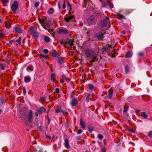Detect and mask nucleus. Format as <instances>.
<instances>
[{"instance_id": "obj_29", "label": "nucleus", "mask_w": 152, "mask_h": 152, "mask_svg": "<svg viewBox=\"0 0 152 152\" xmlns=\"http://www.w3.org/2000/svg\"><path fill=\"white\" fill-rule=\"evenodd\" d=\"M141 116L144 118H147L148 117V115L145 112H142L141 113Z\"/></svg>"}, {"instance_id": "obj_10", "label": "nucleus", "mask_w": 152, "mask_h": 152, "mask_svg": "<svg viewBox=\"0 0 152 152\" xmlns=\"http://www.w3.org/2000/svg\"><path fill=\"white\" fill-rule=\"evenodd\" d=\"M37 144H33L32 146H31V151L32 152L34 151L35 152H37Z\"/></svg>"}, {"instance_id": "obj_12", "label": "nucleus", "mask_w": 152, "mask_h": 152, "mask_svg": "<svg viewBox=\"0 0 152 152\" xmlns=\"http://www.w3.org/2000/svg\"><path fill=\"white\" fill-rule=\"evenodd\" d=\"M65 141V146L67 149H69L70 147L69 143L68 140L67 138H66L64 140Z\"/></svg>"}, {"instance_id": "obj_14", "label": "nucleus", "mask_w": 152, "mask_h": 152, "mask_svg": "<svg viewBox=\"0 0 152 152\" xmlns=\"http://www.w3.org/2000/svg\"><path fill=\"white\" fill-rule=\"evenodd\" d=\"M46 109L43 107H41L39 108L38 113L39 114H42L43 112L45 113V112Z\"/></svg>"}, {"instance_id": "obj_31", "label": "nucleus", "mask_w": 152, "mask_h": 152, "mask_svg": "<svg viewBox=\"0 0 152 152\" xmlns=\"http://www.w3.org/2000/svg\"><path fill=\"white\" fill-rule=\"evenodd\" d=\"M44 39L45 42H48L50 41V38L48 37L47 36H45L44 37Z\"/></svg>"}, {"instance_id": "obj_48", "label": "nucleus", "mask_w": 152, "mask_h": 152, "mask_svg": "<svg viewBox=\"0 0 152 152\" xmlns=\"http://www.w3.org/2000/svg\"><path fill=\"white\" fill-rule=\"evenodd\" d=\"M61 112L63 113L64 115H67V113L65 111V110H61Z\"/></svg>"}, {"instance_id": "obj_52", "label": "nucleus", "mask_w": 152, "mask_h": 152, "mask_svg": "<svg viewBox=\"0 0 152 152\" xmlns=\"http://www.w3.org/2000/svg\"><path fill=\"white\" fill-rule=\"evenodd\" d=\"M74 94H75L74 93V92L72 91L71 92V94H70V98H74Z\"/></svg>"}, {"instance_id": "obj_63", "label": "nucleus", "mask_w": 152, "mask_h": 152, "mask_svg": "<svg viewBox=\"0 0 152 152\" xmlns=\"http://www.w3.org/2000/svg\"><path fill=\"white\" fill-rule=\"evenodd\" d=\"M56 92L57 94H58L59 92V89L58 88H56L55 89Z\"/></svg>"}, {"instance_id": "obj_50", "label": "nucleus", "mask_w": 152, "mask_h": 152, "mask_svg": "<svg viewBox=\"0 0 152 152\" xmlns=\"http://www.w3.org/2000/svg\"><path fill=\"white\" fill-rule=\"evenodd\" d=\"M128 130L131 132L134 133L135 132V131L133 130V129L128 128Z\"/></svg>"}, {"instance_id": "obj_13", "label": "nucleus", "mask_w": 152, "mask_h": 152, "mask_svg": "<svg viewBox=\"0 0 152 152\" xmlns=\"http://www.w3.org/2000/svg\"><path fill=\"white\" fill-rule=\"evenodd\" d=\"M108 50L109 49L108 48V47H107L106 46L103 47L101 50L102 54H104L106 52H108Z\"/></svg>"}, {"instance_id": "obj_6", "label": "nucleus", "mask_w": 152, "mask_h": 152, "mask_svg": "<svg viewBox=\"0 0 152 152\" xmlns=\"http://www.w3.org/2000/svg\"><path fill=\"white\" fill-rule=\"evenodd\" d=\"M104 34L102 33L100 31L95 34V37L97 38L99 40L103 41L104 37Z\"/></svg>"}, {"instance_id": "obj_17", "label": "nucleus", "mask_w": 152, "mask_h": 152, "mask_svg": "<svg viewBox=\"0 0 152 152\" xmlns=\"http://www.w3.org/2000/svg\"><path fill=\"white\" fill-rule=\"evenodd\" d=\"M13 29L15 30V31L21 34L22 33V30L20 28L18 27H15L13 28Z\"/></svg>"}, {"instance_id": "obj_54", "label": "nucleus", "mask_w": 152, "mask_h": 152, "mask_svg": "<svg viewBox=\"0 0 152 152\" xmlns=\"http://www.w3.org/2000/svg\"><path fill=\"white\" fill-rule=\"evenodd\" d=\"M61 109H58L57 110H55V112L56 113H59V112H61Z\"/></svg>"}, {"instance_id": "obj_60", "label": "nucleus", "mask_w": 152, "mask_h": 152, "mask_svg": "<svg viewBox=\"0 0 152 152\" xmlns=\"http://www.w3.org/2000/svg\"><path fill=\"white\" fill-rule=\"evenodd\" d=\"M101 152H105V149L104 147L101 148Z\"/></svg>"}, {"instance_id": "obj_37", "label": "nucleus", "mask_w": 152, "mask_h": 152, "mask_svg": "<svg viewBox=\"0 0 152 152\" xmlns=\"http://www.w3.org/2000/svg\"><path fill=\"white\" fill-rule=\"evenodd\" d=\"M62 2L63 4L62 6V7L63 9H64L66 7V0H63Z\"/></svg>"}, {"instance_id": "obj_4", "label": "nucleus", "mask_w": 152, "mask_h": 152, "mask_svg": "<svg viewBox=\"0 0 152 152\" xmlns=\"http://www.w3.org/2000/svg\"><path fill=\"white\" fill-rule=\"evenodd\" d=\"M108 23L110 26L109 18L107 17L106 19L101 21L100 23L101 27V28L107 26Z\"/></svg>"}, {"instance_id": "obj_57", "label": "nucleus", "mask_w": 152, "mask_h": 152, "mask_svg": "<svg viewBox=\"0 0 152 152\" xmlns=\"http://www.w3.org/2000/svg\"><path fill=\"white\" fill-rule=\"evenodd\" d=\"M43 52L45 54H47L48 52V50L47 49H45L43 50Z\"/></svg>"}, {"instance_id": "obj_61", "label": "nucleus", "mask_w": 152, "mask_h": 152, "mask_svg": "<svg viewBox=\"0 0 152 152\" xmlns=\"http://www.w3.org/2000/svg\"><path fill=\"white\" fill-rule=\"evenodd\" d=\"M48 31L50 33H51L53 31V29H47Z\"/></svg>"}, {"instance_id": "obj_55", "label": "nucleus", "mask_w": 152, "mask_h": 152, "mask_svg": "<svg viewBox=\"0 0 152 152\" xmlns=\"http://www.w3.org/2000/svg\"><path fill=\"white\" fill-rule=\"evenodd\" d=\"M2 3L4 4H6L9 2V0H1Z\"/></svg>"}, {"instance_id": "obj_46", "label": "nucleus", "mask_w": 152, "mask_h": 152, "mask_svg": "<svg viewBox=\"0 0 152 152\" xmlns=\"http://www.w3.org/2000/svg\"><path fill=\"white\" fill-rule=\"evenodd\" d=\"M88 88L92 90L94 89V86L91 84H89L88 85Z\"/></svg>"}, {"instance_id": "obj_62", "label": "nucleus", "mask_w": 152, "mask_h": 152, "mask_svg": "<svg viewBox=\"0 0 152 152\" xmlns=\"http://www.w3.org/2000/svg\"><path fill=\"white\" fill-rule=\"evenodd\" d=\"M46 137L49 140H50L51 138V137L48 135H46Z\"/></svg>"}, {"instance_id": "obj_7", "label": "nucleus", "mask_w": 152, "mask_h": 152, "mask_svg": "<svg viewBox=\"0 0 152 152\" xmlns=\"http://www.w3.org/2000/svg\"><path fill=\"white\" fill-rule=\"evenodd\" d=\"M11 9L13 12H15L18 8V4L17 2L15 1L13 3L12 5Z\"/></svg>"}, {"instance_id": "obj_26", "label": "nucleus", "mask_w": 152, "mask_h": 152, "mask_svg": "<svg viewBox=\"0 0 152 152\" xmlns=\"http://www.w3.org/2000/svg\"><path fill=\"white\" fill-rule=\"evenodd\" d=\"M145 53L142 52L139 53L137 54L139 58H142L144 56Z\"/></svg>"}, {"instance_id": "obj_41", "label": "nucleus", "mask_w": 152, "mask_h": 152, "mask_svg": "<svg viewBox=\"0 0 152 152\" xmlns=\"http://www.w3.org/2000/svg\"><path fill=\"white\" fill-rule=\"evenodd\" d=\"M112 106V105H111V104L110 103L106 104L105 105V107L106 108H108L110 107H111Z\"/></svg>"}, {"instance_id": "obj_36", "label": "nucleus", "mask_w": 152, "mask_h": 152, "mask_svg": "<svg viewBox=\"0 0 152 152\" xmlns=\"http://www.w3.org/2000/svg\"><path fill=\"white\" fill-rule=\"evenodd\" d=\"M51 80L54 81L55 80V74L54 73H52L51 74Z\"/></svg>"}, {"instance_id": "obj_5", "label": "nucleus", "mask_w": 152, "mask_h": 152, "mask_svg": "<svg viewBox=\"0 0 152 152\" xmlns=\"http://www.w3.org/2000/svg\"><path fill=\"white\" fill-rule=\"evenodd\" d=\"M39 21L45 29H47L46 27H49L51 25V23L50 22H48L47 23H44V20L40 19L39 17Z\"/></svg>"}, {"instance_id": "obj_3", "label": "nucleus", "mask_w": 152, "mask_h": 152, "mask_svg": "<svg viewBox=\"0 0 152 152\" xmlns=\"http://www.w3.org/2000/svg\"><path fill=\"white\" fill-rule=\"evenodd\" d=\"M96 20L94 15L90 16L87 20L88 23L89 25H93L96 24Z\"/></svg>"}, {"instance_id": "obj_8", "label": "nucleus", "mask_w": 152, "mask_h": 152, "mask_svg": "<svg viewBox=\"0 0 152 152\" xmlns=\"http://www.w3.org/2000/svg\"><path fill=\"white\" fill-rule=\"evenodd\" d=\"M57 32L58 34H63L67 33L68 32L67 30L65 28H59L57 29Z\"/></svg>"}, {"instance_id": "obj_53", "label": "nucleus", "mask_w": 152, "mask_h": 152, "mask_svg": "<svg viewBox=\"0 0 152 152\" xmlns=\"http://www.w3.org/2000/svg\"><path fill=\"white\" fill-rule=\"evenodd\" d=\"M40 56H41L42 57L45 58V59H47L48 58V56H46L44 55H43L42 54H40Z\"/></svg>"}, {"instance_id": "obj_23", "label": "nucleus", "mask_w": 152, "mask_h": 152, "mask_svg": "<svg viewBox=\"0 0 152 152\" xmlns=\"http://www.w3.org/2000/svg\"><path fill=\"white\" fill-rule=\"evenodd\" d=\"M54 11V10L53 8H50L48 10L47 12L48 14L50 15L53 13Z\"/></svg>"}, {"instance_id": "obj_43", "label": "nucleus", "mask_w": 152, "mask_h": 152, "mask_svg": "<svg viewBox=\"0 0 152 152\" xmlns=\"http://www.w3.org/2000/svg\"><path fill=\"white\" fill-rule=\"evenodd\" d=\"M107 4L105 2H102L101 6L102 7H106Z\"/></svg>"}, {"instance_id": "obj_56", "label": "nucleus", "mask_w": 152, "mask_h": 152, "mask_svg": "<svg viewBox=\"0 0 152 152\" xmlns=\"http://www.w3.org/2000/svg\"><path fill=\"white\" fill-rule=\"evenodd\" d=\"M148 135L150 137H152V131H150L148 133Z\"/></svg>"}, {"instance_id": "obj_38", "label": "nucleus", "mask_w": 152, "mask_h": 152, "mask_svg": "<svg viewBox=\"0 0 152 152\" xmlns=\"http://www.w3.org/2000/svg\"><path fill=\"white\" fill-rule=\"evenodd\" d=\"M90 96V94H88L86 96V101L87 102H88L89 101Z\"/></svg>"}, {"instance_id": "obj_44", "label": "nucleus", "mask_w": 152, "mask_h": 152, "mask_svg": "<svg viewBox=\"0 0 152 152\" xmlns=\"http://www.w3.org/2000/svg\"><path fill=\"white\" fill-rule=\"evenodd\" d=\"M0 67L2 69L4 70L6 67V66L3 64H0Z\"/></svg>"}, {"instance_id": "obj_51", "label": "nucleus", "mask_w": 152, "mask_h": 152, "mask_svg": "<svg viewBox=\"0 0 152 152\" xmlns=\"http://www.w3.org/2000/svg\"><path fill=\"white\" fill-rule=\"evenodd\" d=\"M5 100L3 98H0V102L2 103H5Z\"/></svg>"}, {"instance_id": "obj_11", "label": "nucleus", "mask_w": 152, "mask_h": 152, "mask_svg": "<svg viewBox=\"0 0 152 152\" xmlns=\"http://www.w3.org/2000/svg\"><path fill=\"white\" fill-rule=\"evenodd\" d=\"M113 93V90L112 89H110L108 91V97L109 99H111Z\"/></svg>"}, {"instance_id": "obj_33", "label": "nucleus", "mask_w": 152, "mask_h": 152, "mask_svg": "<svg viewBox=\"0 0 152 152\" xmlns=\"http://www.w3.org/2000/svg\"><path fill=\"white\" fill-rule=\"evenodd\" d=\"M31 81V79L28 77H24V81L26 83L30 82Z\"/></svg>"}, {"instance_id": "obj_22", "label": "nucleus", "mask_w": 152, "mask_h": 152, "mask_svg": "<svg viewBox=\"0 0 152 152\" xmlns=\"http://www.w3.org/2000/svg\"><path fill=\"white\" fill-rule=\"evenodd\" d=\"M67 8L69 11L72 10V5L68 1H67Z\"/></svg>"}, {"instance_id": "obj_47", "label": "nucleus", "mask_w": 152, "mask_h": 152, "mask_svg": "<svg viewBox=\"0 0 152 152\" xmlns=\"http://www.w3.org/2000/svg\"><path fill=\"white\" fill-rule=\"evenodd\" d=\"M26 69L28 71H33V69L32 67H30V66H28L26 68Z\"/></svg>"}, {"instance_id": "obj_15", "label": "nucleus", "mask_w": 152, "mask_h": 152, "mask_svg": "<svg viewBox=\"0 0 152 152\" xmlns=\"http://www.w3.org/2000/svg\"><path fill=\"white\" fill-rule=\"evenodd\" d=\"M116 17L118 19H119L122 20V19H126L125 17H124L123 15L118 13H117Z\"/></svg>"}, {"instance_id": "obj_58", "label": "nucleus", "mask_w": 152, "mask_h": 152, "mask_svg": "<svg viewBox=\"0 0 152 152\" xmlns=\"http://www.w3.org/2000/svg\"><path fill=\"white\" fill-rule=\"evenodd\" d=\"M82 131H83L81 129H79L77 132V134H80L82 132Z\"/></svg>"}, {"instance_id": "obj_64", "label": "nucleus", "mask_w": 152, "mask_h": 152, "mask_svg": "<svg viewBox=\"0 0 152 152\" xmlns=\"http://www.w3.org/2000/svg\"><path fill=\"white\" fill-rule=\"evenodd\" d=\"M23 93L24 94H25L26 93V89L25 87H23Z\"/></svg>"}, {"instance_id": "obj_2", "label": "nucleus", "mask_w": 152, "mask_h": 152, "mask_svg": "<svg viewBox=\"0 0 152 152\" xmlns=\"http://www.w3.org/2000/svg\"><path fill=\"white\" fill-rule=\"evenodd\" d=\"M85 55L89 58H92L96 55L95 53L91 49H86L84 50Z\"/></svg>"}, {"instance_id": "obj_45", "label": "nucleus", "mask_w": 152, "mask_h": 152, "mask_svg": "<svg viewBox=\"0 0 152 152\" xmlns=\"http://www.w3.org/2000/svg\"><path fill=\"white\" fill-rule=\"evenodd\" d=\"M124 110H123L124 113H126L127 111L128 110V108L126 107L125 106H124Z\"/></svg>"}, {"instance_id": "obj_9", "label": "nucleus", "mask_w": 152, "mask_h": 152, "mask_svg": "<svg viewBox=\"0 0 152 152\" xmlns=\"http://www.w3.org/2000/svg\"><path fill=\"white\" fill-rule=\"evenodd\" d=\"M27 116L28 121L31 122L32 117V110H30L29 111L27 114Z\"/></svg>"}, {"instance_id": "obj_27", "label": "nucleus", "mask_w": 152, "mask_h": 152, "mask_svg": "<svg viewBox=\"0 0 152 152\" xmlns=\"http://www.w3.org/2000/svg\"><path fill=\"white\" fill-rule=\"evenodd\" d=\"M52 56L53 57H56L57 55V53L56 50H53L52 53Z\"/></svg>"}, {"instance_id": "obj_20", "label": "nucleus", "mask_w": 152, "mask_h": 152, "mask_svg": "<svg viewBox=\"0 0 152 152\" xmlns=\"http://www.w3.org/2000/svg\"><path fill=\"white\" fill-rule=\"evenodd\" d=\"M62 78L63 80L62 82L61 81L62 83H63L64 81H66L67 82H69L70 81L64 75H62Z\"/></svg>"}, {"instance_id": "obj_40", "label": "nucleus", "mask_w": 152, "mask_h": 152, "mask_svg": "<svg viewBox=\"0 0 152 152\" xmlns=\"http://www.w3.org/2000/svg\"><path fill=\"white\" fill-rule=\"evenodd\" d=\"M97 137L99 140H102L103 138V136L102 134H99L98 135Z\"/></svg>"}, {"instance_id": "obj_25", "label": "nucleus", "mask_w": 152, "mask_h": 152, "mask_svg": "<svg viewBox=\"0 0 152 152\" xmlns=\"http://www.w3.org/2000/svg\"><path fill=\"white\" fill-rule=\"evenodd\" d=\"M74 18V16L72 15L71 16H69L68 17L65 18V20L66 22H68L69 20L73 18Z\"/></svg>"}, {"instance_id": "obj_39", "label": "nucleus", "mask_w": 152, "mask_h": 152, "mask_svg": "<svg viewBox=\"0 0 152 152\" xmlns=\"http://www.w3.org/2000/svg\"><path fill=\"white\" fill-rule=\"evenodd\" d=\"M5 26L7 28H10L11 26V25L9 22H6L5 23Z\"/></svg>"}, {"instance_id": "obj_18", "label": "nucleus", "mask_w": 152, "mask_h": 152, "mask_svg": "<svg viewBox=\"0 0 152 152\" xmlns=\"http://www.w3.org/2000/svg\"><path fill=\"white\" fill-rule=\"evenodd\" d=\"M89 59H91V60L90 61V62L91 63H92L93 62H94L95 61H97L98 60V59L97 58V57L96 56V55L94 56V57H93L92 58H89Z\"/></svg>"}, {"instance_id": "obj_35", "label": "nucleus", "mask_w": 152, "mask_h": 152, "mask_svg": "<svg viewBox=\"0 0 152 152\" xmlns=\"http://www.w3.org/2000/svg\"><path fill=\"white\" fill-rule=\"evenodd\" d=\"M73 41L72 40H71L69 39V41L67 42V43L70 45V46H72L73 45Z\"/></svg>"}, {"instance_id": "obj_19", "label": "nucleus", "mask_w": 152, "mask_h": 152, "mask_svg": "<svg viewBox=\"0 0 152 152\" xmlns=\"http://www.w3.org/2000/svg\"><path fill=\"white\" fill-rule=\"evenodd\" d=\"M80 125L81 127L83 129L85 128L86 127L85 124L84 122L83 121L81 118L80 120Z\"/></svg>"}, {"instance_id": "obj_1", "label": "nucleus", "mask_w": 152, "mask_h": 152, "mask_svg": "<svg viewBox=\"0 0 152 152\" xmlns=\"http://www.w3.org/2000/svg\"><path fill=\"white\" fill-rule=\"evenodd\" d=\"M37 28L36 27L32 26L28 29L29 33L32 35L35 39H37L38 38V33L37 31Z\"/></svg>"}, {"instance_id": "obj_30", "label": "nucleus", "mask_w": 152, "mask_h": 152, "mask_svg": "<svg viewBox=\"0 0 152 152\" xmlns=\"http://www.w3.org/2000/svg\"><path fill=\"white\" fill-rule=\"evenodd\" d=\"M129 67L128 65H126L125 67V71L126 74L129 73Z\"/></svg>"}, {"instance_id": "obj_28", "label": "nucleus", "mask_w": 152, "mask_h": 152, "mask_svg": "<svg viewBox=\"0 0 152 152\" xmlns=\"http://www.w3.org/2000/svg\"><path fill=\"white\" fill-rule=\"evenodd\" d=\"M58 63L60 64H62L63 61V58L61 57H58Z\"/></svg>"}, {"instance_id": "obj_21", "label": "nucleus", "mask_w": 152, "mask_h": 152, "mask_svg": "<svg viewBox=\"0 0 152 152\" xmlns=\"http://www.w3.org/2000/svg\"><path fill=\"white\" fill-rule=\"evenodd\" d=\"M107 3L109 5L110 8V9L113 8L114 6L113 3L109 0H107Z\"/></svg>"}, {"instance_id": "obj_49", "label": "nucleus", "mask_w": 152, "mask_h": 152, "mask_svg": "<svg viewBox=\"0 0 152 152\" xmlns=\"http://www.w3.org/2000/svg\"><path fill=\"white\" fill-rule=\"evenodd\" d=\"M123 116L124 117L127 119H128L129 117L128 115L126 114V113H124L123 114Z\"/></svg>"}, {"instance_id": "obj_59", "label": "nucleus", "mask_w": 152, "mask_h": 152, "mask_svg": "<svg viewBox=\"0 0 152 152\" xmlns=\"http://www.w3.org/2000/svg\"><path fill=\"white\" fill-rule=\"evenodd\" d=\"M39 130L42 132H43L42 131L43 130V127L42 126H39Z\"/></svg>"}, {"instance_id": "obj_16", "label": "nucleus", "mask_w": 152, "mask_h": 152, "mask_svg": "<svg viewBox=\"0 0 152 152\" xmlns=\"http://www.w3.org/2000/svg\"><path fill=\"white\" fill-rule=\"evenodd\" d=\"M78 103V101L76 98H73L72 100V106H75Z\"/></svg>"}, {"instance_id": "obj_34", "label": "nucleus", "mask_w": 152, "mask_h": 152, "mask_svg": "<svg viewBox=\"0 0 152 152\" xmlns=\"http://www.w3.org/2000/svg\"><path fill=\"white\" fill-rule=\"evenodd\" d=\"M94 128L93 126H89L88 128V130L90 132H91L94 130Z\"/></svg>"}, {"instance_id": "obj_24", "label": "nucleus", "mask_w": 152, "mask_h": 152, "mask_svg": "<svg viewBox=\"0 0 152 152\" xmlns=\"http://www.w3.org/2000/svg\"><path fill=\"white\" fill-rule=\"evenodd\" d=\"M133 10L131 9L126 10L124 11V14L125 15H129L132 12Z\"/></svg>"}, {"instance_id": "obj_32", "label": "nucleus", "mask_w": 152, "mask_h": 152, "mask_svg": "<svg viewBox=\"0 0 152 152\" xmlns=\"http://www.w3.org/2000/svg\"><path fill=\"white\" fill-rule=\"evenodd\" d=\"M132 52L128 51L126 55L128 57L130 58L132 56Z\"/></svg>"}, {"instance_id": "obj_42", "label": "nucleus", "mask_w": 152, "mask_h": 152, "mask_svg": "<svg viewBox=\"0 0 152 152\" xmlns=\"http://www.w3.org/2000/svg\"><path fill=\"white\" fill-rule=\"evenodd\" d=\"M21 37H19V38L16 40V42H18V44L20 45H21Z\"/></svg>"}]
</instances>
